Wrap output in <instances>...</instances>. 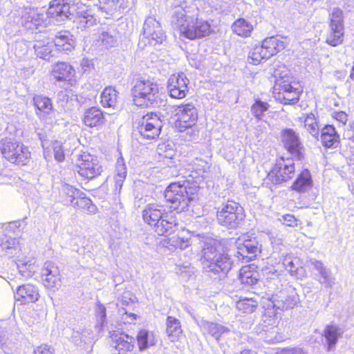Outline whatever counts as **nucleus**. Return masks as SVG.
Instances as JSON below:
<instances>
[{"label":"nucleus","instance_id":"6e6552de","mask_svg":"<svg viewBox=\"0 0 354 354\" xmlns=\"http://www.w3.org/2000/svg\"><path fill=\"white\" fill-rule=\"evenodd\" d=\"M245 212L239 203L227 201L218 207L216 218L219 225L229 229H236L244 220Z\"/></svg>","mask_w":354,"mask_h":354},{"label":"nucleus","instance_id":"0eeeda50","mask_svg":"<svg viewBox=\"0 0 354 354\" xmlns=\"http://www.w3.org/2000/svg\"><path fill=\"white\" fill-rule=\"evenodd\" d=\"M285 48V43L279 36L267 37L261 42V45L252 48L248 55L250 64L257 65L262 60H266L277 55Z\"/></svg>","mask_w":354,"mask_h":354},{"label":"nucleus","instance_id":"13d9d810","mask_svg":"<svg viewBox=\"0 0 354 354\" xmlns=\"http://www.w3.org/2000/svg\"><path fill=\"white\" fill-rule=\"evenodd\" d=\"M167 3L175 8L173 13L180 11V9L187 11L194 6H187L186 0H167Z\"/></svg>","mask_w":354,"mask_h":354},{"label":"nucleus","instance_id":"09e8293b","mask_svg":"<svg viewBox=\"0 0 354 354\" xmlns=\"http://www.w3.org/2000/svg\"><path fill=\"white\" fill-rule=\"evenodd\" d=\"M95 315L97 320L96 328L101 330L106 324V309L105 306L97 302L95 308Z\"/></svg>","mask_w":354,"mask_h":354},{"label":"nucleus","instance_id":"69168bd1","mask_svg":"<svg viewBox=\"0 0 354 354\" xmlns=\"http://www.w3.org/2000/svg\"><path fill=\"white\" fill-rule=\"evenodd\" d=\"M81 69L83 73L89 72L93 68V63L92 60L84 58L80 64Z\"/></svg>","mask_w":354,"mask_h":354},{"label":"nucleus","instance_id":"8fccbe9b","mask_svg":"<svg viewBox=\"0 0 354 354\" xmlns=\"http://www.w3.org/2000/svg\"><path fill=\"white\" fill-rule=\"evenodd\" d=\"M257 306V302L255 300L247 297L240 299L236 303L237 309L244 313H253Z\"/></svg>","mask_w":354,"mask_h":354},{"label":"nucleus","instance_id":"5701e85b","mask_svg":"<svg viewBox=\"0 0 354 354\" xmlns=\"http://www.w3.org/2000/svg\"><path fill=\"white\" fill-rule=\"evenodd\" d=\"M41 278L47 288L58 289L62 285L60 272L58 266L52 261H46L41 271Z\"/></svg>","mask_w":354,"mask_h":354},{"label":"nucleus","instance_id":"1a4fd4ad","mask_svg":"<svg viewBox=\"0 0 354 354\" xmlns=\"http://www.w3.org/2000/svg\"><path fill=\"white\" fill-rule=\"evenodd\" d=\"M162 124L160 118L153 113L143 115L138 122L134 135L140 141L154 140L158 138Z\"/></svg>","mask_w":354,"mask_h":354},{"label":"nucleus","instance_id":"6e6d98bb","mask_svg":"<svg viewBox=\"0 0 354 354\" xmlns=\"http://www.w3.org/2000/svg\"><path fill=\"white\" fill-rule=\"evenodd\" d=\"M20 226V221H16L3 224L2 228L5 234L18 235L21 232Z\"/></svg>","mask_w":354,"mask_h":354},{"label":"nucleus","instance_id":"9b49d317","mask_svg":"<svg viewBox=\"0 0 354 354\" xmlns=\"http://www.w3.org/2000/svg\"><path fill=\"white\" fill-rule=\"evenodd\" d=\"M301 93L298 82H287L286 80H277L273 88V96L277 101L284 104H295L299 100Z\"/></svg>","mask_w":354,"mask_h":354},{"label":"nucleus","instance_id":"f704fd0d","mask_svg":"<svg viewBox=\"0 0 354 354\" xmlns=\"http://www.w3.org/2000/svg\"><path fill=\"white\" fill-rule=\"evenodd\" d=\"M231 28L234 34L246 38L251 36L254 25L244 18H239L234 21Z\"/></svg>","mask_w":354,"mask_h":354},{"label":"nucleus","instance_id":"79ce46f5","mask_svg":"<svg viewBox=\"0 0 354 354\" xmlns=\"http://www.w3.org/2000/svg\"><path fill=\"white\" fill-rule=\"evenodd\" d=\"M258 276V272L251 270L250 266H243L240 270L239 281L245 287H251L257 283Z\"/></svg>","mask_w":354,"mask_h":354},{"label":"nucleus","instance_id":"0e129e2a","mask_svg":"<svg viewBox=\"0 0 354 354\" xmlns=\"http://www.w3.org/2000/svg\"><path fill=\"white\" fill-rule=\"evenodd\" d=\"M34 354H54V349L49 345L41 344L34 349Z\"/></svg>","mask_w":354,"mask_h":354},{"label":"nucleus","instance_id":"864d4df0","mask_svg":"<svg viewBox=\"0 0 354 354\" xmlns=\"http://www.w3.org/2000/svg\"><path fill=\"white\" fill-rule=\"evenodd\" d=\"M36 260L34 257L28 261L24 259V277H31L38 270V266L35 264Z\"/></svg>","mask_w":354,"mask_h":354},{"label":"nucleus","instance_id":"7c9ffc66","mask_svg":"<svg viewBox=\"0 0 354 354\" xmlns=\"http://www.w3.org/2000/svg\"><path fill=\"white\" fill-rule=\"evenodd\" d=\"M313 187L311 174L307 169H304L297 177L291 186L292 190L299 193H305Z\"/></svg>","mask_w":354,"mask_h":354},{"label":"nucleus","instance_id":"473e14b6","mask_svg":"<svg viewBox=\"0 0 354 354\" xmlns=\"http://www.w3.org/2000/svg\"><path fill=\"white\" fill-rule=\"evenodd\" d=\"M83 121L88 127H99L104 123V115L100 109L91 107L84 113Z\"/></svg>","mask_w":354,"mask_h":354},{"label":"nucleus","instance_id":"4d7b16f0","mask_svg":"<svg viewBox=\"0 0 354 354\" xmlns=\"http://www.w3.org/2000/svg\"><path fill=\"white\" fill-rule=\"evenodd\" d=\"M5 236L6 240L2 239L0 242V246L2 249H10L15 247L17 244H19V241L15 236H12L11 234H5Z\"/></svg>","mask_w":354,"mask_h":354},{"label":"nucleus","instance_id":"bf43d9fd","mask_svg":"<svg viewBox=\"0 0 354 354\" xmlns=\"http://www.w3.org/2000/svg\"><path fill=\"white\" fill-rule=\"evenodd\" d=\"M100 40L102 44L106 48L113 46L116 42V39L114 37L106 32L102 33Z\"/></svg>","mask_w":354,"mask_h":354},{"label":"nucleus","instance_id":"423d86ee","mask_svg":"<svg viewBox=\"0 0 354 354\" xmlns=\"http://www.w3.org/2000/svg\"><path fill=\"white\" fill-rule=\"evenodd\" d=\"M135 105L140 107L158 104L159 87L149 80H137L131 89Z\"/></svg>","mask_w":354,"mask_h":354},{"label":"nucleus","instance_id":"9d476101","mask_svg":"<svg viewBox=\"0 0 354 354\" xmlns=\"http://www.w3.org/2000/svg\"><path fill=\"white\" fill-rule=\"evenodd\" d=\"M328 30L326 41L331 46H337L344 40V17L342 9L333 8L328 15Z\"/></svg>","mask_w":354,"mask_h":354},{"label":"nucleus","instance_id":"412c9836","mask_svg":"<svg viewBox=\"0 0 354 354\" xmlns=\"http://www.w3.org/2000/svg\"><path fill=\"white\" fill-rule=\"evenodd\" d=\"M28 48L33 49L37 57L45 60H49L54 56L52 40L39 32H35V40L28 43Z\"/></svg>","mask_w":354,"mask_h":354},{"label":"nucleus","instance_id":"ea45409f","mask_svg":"<svg viewBox=\"0 0 354 354\" xmlns=\"http://www.w3.org/2000/svg\"><path fill=\"white\" fill-rule=\"evenodd\" d=\"M200 326L205 332L208 333L217 340L223 334L230 331V329L227 327L206 320H202L201 322Z\"/></svg>","mask_w":354,"mask_h":354},{"label":"nucleus","instance_id":"3c124183","mask_svg":"<svg viewBox=\"0 0 354 354\" xmlns=\"http://www.w3.org/2000/svg\"><path fill=\"white\" fill-rule=\"evenodd\" d=\"M24 301L28 302H35L38 299L39 292L37 288L32 284H24Z\"/></svg>","mask_w":354,"mask_h":354},{"label":"nucleus","instance_id":"603ef678","mask_svg":"<svg viewBox=\"0 0 354 354\" xmlns=\"http://www.w3.org/2000/svg\"><path fill=\"white\" fill-rule=\"evenodd\" d=\"M119 0H99V9L107 15H112L118 8Z\"/></svg>","mask_w":354,"mask_h":354},{"label":"nucleus","instance_id":"c9c22d12","mask_svg":"<svg viewBox=\"0 0 354 354\" xmlns=\"http://www.w3.org/2000/svg\"><path fill=\"white\" fill-rule=\"evenodd\" d=\"M100 98L102 106L115 109L118 102V92L111 86H106L101 93Z\"/></svg>","mask_w":354,"mask_h":354},{"label":"nucleus","instance_id":"338daca9","mask_svg":"<svg viewBox=\"0 0 354 354\" xmlns=\"http://www.w3.org/2000/svg\"><path fill=\"white\" fill-rule=\"evenodd\" d=\"M284 354H308L307 351L301 348L295 347L288 348L284 351Z\"/></svg>","mask_w":354,"mask_h":354},{"label":"nucleus","instance_id":"4468645a","mask_svg":"<svg viewBox=\"0 0 354 354\" xmlns=\"http://www.w3.org/2000/svg\"><path fill=\"white\" fill-rule=\"evenodd\" d=\"M75 5L68 0H52L47 10L48 23L61 24L71 19L75 10Z\"/></svg>","mask_w":354,"mask_h":354},{"label":"nucleus","instance_id":"bb28decb","mask_svg":"<svg viewBox=\"0 0 354 354\" xmlns=\"http://www.w3.org/2000/svg\"><path fill=\"white\" fill-rule=\"evenodd\" d=\"M320 139L326 148H337L340 143L339 135L333 125H326L322 129Z\"/></svg>","mask_w":354,"mask_h":354},{"label":"nucleus","instance_id":"f03ea898","mask_svg":"<svg viewBox=\"0 0 354 354\" xmlns=\"http://www.w3.org/2000/svg\"><path fill=\"white\" fill-rule=\"evenodd\" d=\"M216 240L208 239L203 242L201 250V262L203 270L215 279H224L231 270L233 261L230 255L218 250Z\"/></svg>","mask_w":354,"mask_h":354},{"label":"nucleus","instance_id":"774afa93","mask_svg":"<svg viewBox=\"0 0 354 354\" xmlns=\"http://www.w3.org/2000/svg\"><path fill=\"white\" fill-rule=\"evenodd\" d=\"M8 341V331L0 327V346L6 344Z\"/></svg>","mask_w":354,"mask_h":354},{"label":"nucleus","instance_id":"58836bf2","mask_svg":"<svg viewBox=\"0 0 354 354\" xmlns=\"http://www.w3.org/2000/svg\"><path fill=\"white\" fill-rule=\"evenodd\" d=\"M95 19L90 10L79 11L73 21L77 29L84 30L86 28L93 26Z\"/></svg>","mask_w":354,"mask_h":354},{"label":"nucleus","instance_id":"c85d7f7f","mask_svg":"<svg viewBox=\"0 0 354 354\" xmlns=\"http://www.w3.org/2000/svg\"><path fill=\"white\" fill-rule=\"evenodd\" d=\"M81 191L72 185L62 184L59 192V201L65 205L74 204L77 196H80Z\"/></svg>","mask_w":354,"mask_h":354},{"label":"nucleus","instance_id":"de8ad7c7","mask_svg":"<svg viewBox=\"0 0 354 354\" xmlns=\"http://www.w3.org/2000/svg\"><path fill=\"white\" fill-rule=\"evenodd\" d=\"M269 107L270 105L268 103L260 99H255L254 104L251 106L250 111L255 118L260 120L264 115L265 112L268 110Z\"/></svg>","mask_w":354,"mask_h":354},{"label":"nucleus","instance_id":"680f3d73","mask_svg":"<svg viewBox=\"0 0 354 354\" xmlns=\"http://www.w3.org/2000/svg\"><path fill=\"white\" fill-rule=\"evenodd\" d=\"M279 221L284 225L290 227H295L297 225V219L292 214L283 215Z\"/></svg>","mask_w":354,"mask_h":354},{"label":"nucleus","instance_id":"cd10ccee","mask_svg":"<svg viewBox=\"0 0 354 354\" xmlns=\"http://www.w3.org/2000/svg\"><path fill=\"white\" fill-rule=\"evenodd\" d=\"M311 264L313 266L314 269L317 271L319 276L317 279L318 281L327 288H331L335 284V278L333 277L332 272L330 269H328L322 261L311 259Z\"/></svg>","mask_w":354,"mask_h":354},{"label":"nucleus","instance_id":"ddd939ff","mask_svg":"<svg viewBox=\"0 0 354 354\" xmlns=\"http://www.w3.org/2000/svg\"><path fill=\"white\" fill-rule=\"evenodd\" d=\"M295 163L292 158L280 157L268 174V178L274 185H279L291 179L295 174Z\"/></svg>","mask_w":354,"mask_h":354},{"label":"nucleus","instance_id":"a878e982","mask_svg":"<svg viewBox=\"0 0 354 354\" xmlns=\"http://www.w3.org/2000/svg\"><path fill=\"white\" fill-rule=\"evenodd\" d=\"M54 47L58 50H62L66 53L71 52L75 45V41L70 32L64 30L57 32L53 40Z\"/></svg>","mask_w":354,"mask_h":354},{"label":"nucleus","instance_id":"c03bdc74","mask_svg":"<svg viewBox=\"0 0 354 354\" xmlns=\"http://www.w3.org/2000/svg\"><path fill=\"white\" fill-rule=\"evenodd\" d=\"M71 339L75 344L83 346L85 344H91L94 341V337L91 329H84L81 331L73 330Z\"/></svg>","mask_w":354,"mask_h":354},{"label":"nucleus","instance_id":"4be33fe9","mask_svg":"<svg viewBox=\"0 0 354 354\" xmlns=\"http://www.w3.org/2000/svg\"><path fill=\"white\" fill-rule=\"evenodd\" d=\"M32 102L37 115L46 122H52L55 115L52 100L43 95H35Z\"/></svg>","mask_w":354,"mask_h":354},{"label":"nucleus","instance_id":"c756f323","mask_svg":"<svg viewBox=\"0 0 354 354\" xmlns=\"http://www.w3.org/2000/svg\"><path fill=\"white\" fill-rule=\"evenodd\" d=\"M342 333V329L335 324L327 325L325 327L322 335L325 338V346L328 351H331L335 347L338 339L341 337Z\"/></svg>","mask_w":354,"mask_h":354},{"label":"nucleus","instance_id":"5fc2aeb1","mask_svg":"<svg viewBox=\"0 0 354 354\" xmlns=\"http://www.w3.org/2000/svg\"><path fill=\"white\" fill-rule=\"evenodd\" d=\"M169 243L176 248L185 250L191 245V241L189 238L177 236L170 239Z\"/></svg>","mask_w":354,"mask_h":354},{"label":"nucleus","instance_id":"7ed1b4c3","mask_svg":"<svg viewBox=\"0 0 354 354\" xmlns=\"http://www.w3.org/2000/svg\"><path fill=\"white\" fill-rule=\"evenodd\" d=\"M142 218L159 236L171 234L178 229L176 217L161 202L147 204L142 210Z\"/></svg>","mask_w":354,"mask_h":354},{"label":"nucleus","instance_id":"b1692460","mask_svg":"<svg viewBox=\"0 0 354 354\" xmlns=\"http://www.w3.org/2000/svg\"><path fill=\"white\" fill-rule=\"evenodd\" d=\"M112 339L111 347L118 351V354H128L135 348V339L133 337L124 333H111Z\"/></svg>","mask_w":354,"mask_h":354},{"label":"nucleus","instance_id":"2f4dec72","mask_svg":"<svg viewBox=\"0 0 354 354\" xmlns=\"http://www.w3.org/2000/svg\"><path fill=\"white\" fill-rule=\"evenodd\" d=\"M283 266L290 275L300 278L304 272L300 259L292 255H286L283 259Z\"/></svg>","mask_w":354,"mask_h":354},{"label":"nucleus","instance_id":"a19ab883","mask_svg":"<svg viewBox=\"0 0 354 354\" xmlns=\"http://www.w3.org/2000/svg\"><path fill=\"white\" fill-rule=\"evenodd\" d=\"M52 150L53 157L57 162H62L65 160L66 156L70 154L72 151L69 142L58 140H55L53 142Z\"/></svg>","mask_w":354,"mask_h":354},{"label":"nucleus","instance_id":"37998d69","mask_svg":"<svg viewBox=\"0 0 354 354\" xmlns=\"http://www.w3.org/2000/svg\"><path fill=\"white\" fill-rule=\"evenodd\" d=\"M80 195L77 197L73 207L87 214H95L97 211V207L92 203L91 200L87 198L82 191Z\"/></svg>","mask_w":354,"mask_h":354},{"label":"nucleus","instance_id":"393cba45","mask_svg":"<svg viewBox=\"0 0 354 354\" xmlns=\"http://www.w3.org/2000/svg\"><path fill=\"white\" fill-rule=\"evenodd\" d=\"M0 150L4 158L10 162L19 164L22 162V146L19 147L10 139H5L0 145Z\"/></svg>","mask_w":354,"mask_h":354},{"label":"nucleus","instance_id":"a211bd4d","mask_svg":"<svg viewBox=\"0 0 354 354\" xmlns=\"http://www.w3.org/2000/svg\"><path fill=\"white\" fill-rule=\"evenodd\" d=\"M77 165L78 174L88 180L100 176L102 170L97 159L87 153L80 155Z\"/></svg>","mask_w":354,"mask_h":354},{"label":"nucleus","instance_id":"aec40b11","mask_svg":"<svg viewBox=\"0 0 354 354\" xmlns=\"http://www.w3.org/2000/svg\"><path fill=\"white\" fill-rule=\"evenodd\" d=\"M189 79L183 73L173 74L167 81V91L174 99H183L188 93Z\"/></svg>","mask_w":354,"mask_h":354},{"label":"nucleus","instance_id":"2eb2a0df","mask_svg":"<svg viewBox=\"0 0 354 354\" xmlns=\"http://www.w3.org/2000/svg\"><path fill=\"white\" fill-rule=\"evenodd\" d=\"M281 141L283 148L292 158L301 160L304 158L305 148L299 134L292 129L285 128L281 131Z\"/></svg>","mask_w":354,"mask_h":354},{"label":"nucleus","instance_id":"a18cd8bd","mask_svg":"<svg viewBox=\"0 0 354 354\" xmlns=\"http://www.w3.org/2000/svg\"><path fill=\"white\" fill-rule=\"evenodd\" d=\"M136 339L140 351L145 350L155 344L152 333L145 329L139 330Z\"/></svg>","mask_w":354,"mask_h":354},{"label":"nucleus","instance_id":"6ab92c4d","mask_svg":"<svg viewBox=\"0 0 354 354\" xmlns=\"http://www.w3.org/2000/svg\"><path fill=\"white\" fill-rule=\"evenodd\" d=\"M142 33L144 38L151 46L162 44L166 39L160 24L153 17L146 19L143 24Z\"/></svg>","mask_w":354,"mask_h":354},{"label":"nucleus","instance_id":"4c0bfd02","mask_svg":"<svg viewBox=\"0 0 354 354\" xmlns=\"http://www.w3.org/2000/svg\"><path fill=\"white\" fill-rule=\"evenodd\" d=\"M115 172V192L119 193L127 174V165L122 156H120L117 160Z\"/></svg>","mask_w":354,"mask_h":354},{"label":"nucleus","instance_id":"39448f33","mask_svg":"<svg viewBox=\"0 0 354 354\" xmlns=\"http://www.w3.org/2000/svg\"><path fill=\"white\" fill-rule=\"evenodd\" d=\"M300 301L296 289L288 286L275 294L266 293L260 299V304L268 313L293 308Z\"/></svg>","mask_w":354,"mask_h":354},{"label":"nucleus","instance_id":"f3484780","mask_svg":"<svg viewBox=\"0 0 354 354\" xmlns=\"http://www.w3.org/2000/svg\"><path fill=\"white\" fill-rule=\"evenodd\" d=\"M237 257L242 259L251 260L261 252V245L254 236L248 234H243L236 241Z\"/></svg>","mask_w":354,"mask_h":354},{"label":"nucleus","instance_id":"dca6fc26","mask_svg":"<svg viewBox=\"0 0 354 354\" xmlns=\"http://www.w3.org/2000/svg\"><path fill=\"white\" fill-rule=\"evenodd\" d=\"M177 120L176 127L179 131H184L192 128L197 122L198 111L192 103L182 104L176 109Z\"/></svg>","mask_w":354,"mask_h":354},{"label":"nucleus","instance_id":"72a5a7b5","mask_svg":"<svg viewBox=\"0 0 354 354\" xmlns=\"http://www.w3.org/2000/svg\"><path fill=\"white\" fill-rule=\"evenodd\" d=\"M166 333L171 342H176L182 335L183 329L180 322L173 316H167L166 320Z\"/></svg>","mask_w":354,"mask_h":354},{"label":"nucleus","instance_id":"20e7f679","mask_svg":"<svg viewBox=\"0 0 354 354\" xmlns=\"http://www.w3.org/2000/svg\"><path fill=\"white\" fill-rule=\"evenodd\" d=\"M196 174V172H192L183 176L184 180L171 183L167 187L164 195L166 201L172 204L169 208L183 211L188 207L192 200L190 194L199 187L201 178Z\"/></svg>","mask_w":354,"mask_h":354},{"label":"nucleus","instance_id":"e2e57ef3","mask_svg":"<svg viewBox=\"0 0 354 354\" xmlns=\"http://www.w3.org/2000/svg\"><path fill=\"white\" fill-rule=\"evenodd\" d=\"M21 286H18L17 288V292L15 294V303L13 307V312L15 313L17 310L18 312H20L21 307L22 306V294L20 293Z\"/></svg>","mask_w":354,"mask_h":354},{"label":"nucleus","instance_id":"f257e3e1","mask_svg":"<svg viewBox=\"0 0 354 354\" xmlns=\"http://www.w3.org/2000/svg\"><path fill=\"white\" fill-rule=\"evenodd\" d=\"M171 24L180 31L182 36L194 40L205 37L212 32L210 23L199 17V10L196 6L172 14Z\"/></svg>","mask_w":354,"mask_h":354},{"label":"nucleus","instance_id":"052dcab7","mask_svg":"<svg viewBox=\"0 0 354 354\" xmlns=\"http://www.w3.org/2000/svg\"><path fill=\"white\" fill-rule=\"evenodd\" d=\"M120 304H117V306H119L120 308H119V313L121 315H128L129 317H131L132 319H136V315H135L134 313H129V314H128L127 313V310L124 308V306H129V304L132 302V300L130 298L125 299L124 297H122V298L120 299Z\"/></svg>","mask_w":354,"mask_h":354},{"label":"nucleus","instance_id":"e433bc0d","mask_svg":"<svg viewBox=\"0 0 354 354\" xmlns=\"http://www.w3.org/2000/svg\"><path fill=\"white\" fill-rule=\"evenodd\" d=\"M74 75V68L66 62H57L53 67V76L58 81L71 80Z\"/></svg>","mask_w":354,"mask_h":354},{"label":"nucleus","instance_id":"f8f14e48","mask_svg":"<svg viewBox=\"0 0 354 354\" xmlns=\"http://www.w3.org/2000/svg\"><path fill=\"white\" fill-rule=\"evenodd\" d=\"M48 24L47 12L42 8L24 5V29H26V33L28 31L33 33L35 30H38V33H41V29Z\"/></svg>","mask_w":354,"mask_h":354},{"label":"nucleus","instance_id":"49530a36","mask_svg":"<svg viewBox=\"0 0 354 354\" xmlns=\"http://www.w3.org/2000/svg\"><path fill=\"white\" fill-rule=\"evenodd\" d=\"M304 124L309 133H310L313 137L317 138L319 136V128L315 115L313 113L307 114L304 117Z\"/></svg>","mask_w":354,"mask_h":354}]
</instances>
